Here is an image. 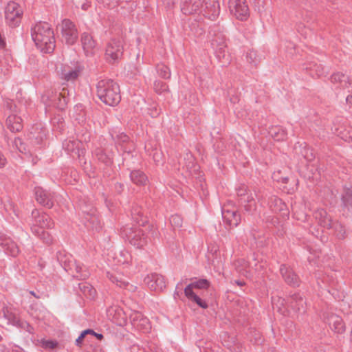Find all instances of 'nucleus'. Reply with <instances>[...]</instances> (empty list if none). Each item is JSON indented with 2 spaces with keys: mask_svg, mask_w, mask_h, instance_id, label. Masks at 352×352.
<instances>
[{
  "mask_svg": "<svg viewBox=\"0 0 352 352\" xmlns=\"http://www.w3.org/2000/svg\"><path fill=\"white\" fill-rule=\"evenodd\" d=\"M31 36L36 47L44 54H51L56 47L54 33L51 25L39 21L31 28Z\"/></svg>",
  "mask_w": 352,
  "mask_h": 352,
  "instance_id": "nucleus-1",
  "label": "nucleus"
},
{
  "mask_svg": "<svg viewBox=\"0 0 352 352\" xmlns=\"http://www.w3.org/2000/svg\"><path fill=\"white\" fill-rule=\"evenodd\" d=\"M96 92L99 99L105 104L117 105L121 100L120 87L111 79H102L96 85Z\"/></svg>",
  "mask_w": 352,
  "mask_h": 352,
  "instance_id": "nucleus-2",
  "label": "nucleus"
},
{
  "mask_svg": "<svg viewBox=\"0 0 352 352\" xmlns=\"http://www.w3.org/2000/svg\"><path fill=\"white\" fill-rule=\"evenodd\" d=\"M58 261L64 270L73 277L79 280H85L90 276L89 272L71 255L59 252Z\"/></svg>",
  "mask_w": 352,
  "mask_h": 352,
  "instance_id": "nucleus-3",
  "label": "nucleus"
},
{
  "mask_svg": "<svg viewBox=\"0 0 352 352\" xmlns=\"http://www.w3.org/2000/svg\"><path fill=\"white\" fill-rule=\"evenodd\" d=\"M122 232L129 240L131 245L136 248L141 249L146 245L148 240L144 231L139 226L134 227L126 226Z\"/></svg>",
  "mask_w": 352,
  "mask_h": 352,
  "instance_id": "nucleus-4",
  "label": "nucleus"
},
{
  "mask_svg": "<svg viewBox=\"0 0 352 352\" xmlns=\"http://www.w3.org/2000/svg\"><path fill=\"white\" fill-rule=\"evenodd\" d=\"M32 217L33 221L31 230L33 234H39L45 228L51 229L54 228V222L47 214L34 209L32 212Z\"/></svg>",
  "mask_w": 352,
  "mask_h": 352,
  "instance_id": "nucleus-5",
  "label": "nucleus"
},
{
  "mask_svg": "<svg viewBox=\"0 0 352 352\" xmlns=\"http://www.w3.org/2000/svg\"><path fill=\"white\" fill-rule=\"evenodd\" d=\"M123 52L122 40L121 38H112L107 44L104 58L108 63L113 64L122 58Z\"/></svg>",
  "mask_w": 352,
  "mask_h": 352,
  "instance_id": "nucleus-6",
  "label": "nucleus"
},
{
  "mask_svg": "<svg viewBox=\"0 0 352 352\" xmlns=\"http://www.w3.org/2000/svg\"><path fill=\"white\" fill-rule=\"evenodd\" d=\"M23 10L16 2H9L5 10V18L8 25L12 28L18 26L22 19Z\"/></svg>",
  "mask_w": 352,
  "mask_h": 352,
  "instance_id": "nucleus-7",
  "label": "nucleus"
},
{
  "mask_svg": "<svg viewBox=\"0 0 352 352\" xmlns=\"http://www.w3.org/2000/svg\"><path fill=\"white\" fill-rule=\"evenodd\" d=\"M59 27L62 41L69 45H74L78 38V30L75 24L71 20L65 19Z\"/></svg>",
  "mask_w": 352,
  "mask_h": 352,
  "instance_id": "nucleus-8",
  "label": "nucleus"
},
{
  "mask_svg": "<svg viewBox=\"0 0 352 352\" xmlns=\"http://www.w3.org/2000/svg\"><path fill=\"white\" fill-rule=\"evenodd\" d=\"M229 9L240 21H245L249 16V8L245 0H229Z\"/></svg>",
  "mask_w": 352,
  "mask_h": 352,
  "instance_id": "nucleus-9",
  "label": "nucleus"
},
{
  "mask_svg": "<svg viewBox=\"0 0 352 352\" xmlns=\"http://www.w3.org/2000/svg\"><path fill=\"white\" fill-rule=\"evenodd\" d=\"M203 14L212 21L217 19L220 13V5L217 0L201 1V10Z\"/></svg>",
  "mask_w": 352,
  "mask_h": 352,
  "instance_id": "nucleus-10",
  "label": "nucleus"
},
{
  "mask_svg": "<svg viewBox=\"0 0 352 352\" xmlns=\"http://www.w3.org/2000/svg\"><path fill=\"white\" fill-rule=\"evenodd\" d=\"M34 194L36 200L39 204L48 208L53 207L54 203V197L53 193L41 187L37 186L34 188Z\"/></svg>",
  "mask_w": 352,
  "mask_h": 352,
  "instance_id": "nucleus-11",
  "label": "nucleus"
},
{
  "mask_svg": "<svg viewBox=\"0 0 352 352\" xmlns=\"http://www.w3.org/2000/svg\"><path fill=\"white\" fill-rule=\"evenodd\" d=\"M223 222L230 228L237 226L241 221V216L234 208L230 209L228 206H224L221 209Z\"/></svg>",
  "mask_w": 352,
  "mask_h": 352,
  "instance_id": "nucleus-12",
  "label": "nucleus"
},
{
  "mask_svg": "<svg viewBox=\"0 0 352 352\" xmlns=\"http://www.w3.org/2000/svg\"><path fill=\"white\" fill-rule=\"evenodd\" d=\"M294 153L295 157L299 160L304 159L307 162H311L315 158L312 150L305 142L296 143L294 146Z\"/></svg>",
  "mask_w": 352,
  "mask_h": 352,
  "instance_id": "nucleus-13",
  "label": "nucleus"
},
{
  "mask_svg": "<svg viewBox=\"0 0 352 352\" xmlns=\"http://www.w3.org/2000/svg\"><path fill=\"white\" fill-rule=\"evenodd\" d=\"M280 272L287 284L292 287L299 286L300 278L289 266L282 264L280 267Z\"/></svg>",
  "mask_w": 352,
  "mask_h": 352,
  "instance_id": "nucleus-14",
  "label": "nucleus"
},
{
  "mask_svg": "<svg viewBox=\"0 0 352 352\" xmlns=\"http://www.w3.org/2000/svg\"><path fill=\"white\" fill-rule=\"evenodd\" d=\"M81 71L82 68L78 65L74 67L65 65L61 69L60 78L67 82H74L78 78Z\"/></svg>",
  "mask_w": 352,
  "mask_h": 352,
  "instance_id": "nucleus-15",
  "label": "nucleus"
},
{
  "mask_svg": "<svg viewBox=\"0 0 352 352\" xmlns=\"http://www.w3.org/2000/svg\"><path fill=\"white\" fill-rule=\"evenodd\" d=\"M148 287L155 291H162L166 287L164 277L158 274L148 275L145 279Z\"/></svg>",
  "mask_w": 352,
  "mask_h": 352,
  "instance_id": "nucleus-16",
  "label": "nucleus"
},
{
  "mask_svg": "<svg viewBox=\"0 0 352 352\" xmlns=\"http://www.w3.org/2000/svg\"><path fill=\"white\" fill-rule=\"evenodd\" d=\"M201 0H182L181 10L186 14H193L201 10Z\"/></svg>",
  "mask_w": 352,
  "mask_h": 352,
  "instance_id": "nucleus-17",
  "label": "nucleus"
},
{
  "mask_svg": "<svg viewBox=\"0 0 352 352\" xmlns=\"http://www.w3.org/2000/svg\"><path fill=\"white\" fill-rule=\"evenodd\" d=\"M289 307L295 311L304 313L305 311V301L299 293L291 294L288 298Z\"/></svg>",
  "mask_w": 352,
  "mask_h": 352,
  "instance_id": "nucleus-18",
  "label": "nucleus"
},
{
  "mask_svg": "<svg viewBox=\"0 0 352 352\" xmlns=\"http://www.w3.org/2000/svg\"><path fill=\"white\" fill-rule=\"evenodd\" d=\"M327 323L331 330L335 333L341 334L346 330L342 318L336 314H330L327 318Z\"/></svg>",
  "mask_w": 352,
  "mask_h": 352,
  "instance_id": "nucleus-19",
  "label": "nucleus"
},
{
  "mask_svg": "<svg viewBox=\"0 0 352 352\" xmlns=\"http://www.w3.org/2000/svg\"><path fill=\"white\" fill-rule=\"evenodd\" d=\"M6 124L7 128L12 133L20 132L23 128V120L16 114L8 115Z\"/></svg>",
  "mask_w": 352,
  "mask_h": 352,
  "instance_id": "nucleus-20",
  "label": "nucleus"
},
{
  "mask_svg": "<svg viewBox=\"0 0 352 352\" xmlns=\"http://www.w3.org/2000/svg\"><path fill=\"white\" fill-rule=\"evenodd\" d=\"M314 215L320 226L326 228L327 229H331L333 228L332 219L328 215L324 209L320 208L316 210Z\"/></svg>",
  "mask_w": 352,
  "mask_h": 352,
  "instance_id": "nucleus-21",
  "label": "nucleus"
},
{
  "mask_svg": "<svg viewBox=\"0 0 352 352\" xmlns=\"http://www.w3.org/2000/svg\"><path fill=\"white\" fill-rule=\"evenodd\" d=\"M341 206L352 211V188L344 186L341 195Z\"/></svg>",
  "mask_w": 352,
  "mask_h": 352,
  "instance_id": "nucleus-22",
  "label": "nucleus"
},
{
  "mask_svg": "<svg viewBox=\"0 0 352 352\" xmlns=\"http://www.w3.org/2000/svg\"><path fill=\"white\" fill-rule=\"evenodd\" d=\"M3 317L8 320V324L13 326L21 327L23 322L20 320L18 316L12 311V310L8 307H4L2 309Z\"/></svg>",
  "mask_w": 352,
  "mask_h": 352,
  "instance_id": "nucleus-23",
  "label": "nucleus"
},
{
  "mask_svg": "<svg viewBox=\"0 0 352 352\" xmlns=\"http://www.w3.org/2000/svg\"><path fill=\"white\" fill-rule=\"evenodd\" d=\"M131 181L138 186H144L148 182V177L145 173L140 170H133L130 173Z\"/></svg>",
  "mask_w": 352,
  "mask_h": 352,
  "instance_id": "nucleus-24",
  "label": "nucleus"
},
{
  "mask_svg": "<svg viewBox=\"0 0 352 352\" xmlns=\"http://www.w3.org/2000/svg\"><path fill=\"white\" fill-rule=\"evenodd\" d=\"M107 277L109 280L116 286L122 288L125 283L127 278L122 273L118 271L107 272Z\"/></svg>",
  "mask_w": 352,
  "mask_h": 352,
  "instance_id": "nucleus-25",
  "label": "nucleus"
},
{
  "mask_svg": "<svg viewBox=\"0 0 352 352\" xmlns=\"http://www.w3.org/2000/svg\"><path fill=\"white\" fill-rule=\"evenodd\" d=\"M184 294L188 300L195 302L199 307L203 309L208 307V303L198 296L193 290H190V287L184 288Z\"/></svg>",
  "mask_w": 352,
  "mask_h": 352,
  "instance_id": "nucleus-26",
  "label": "nucleus"
},
{
  "mask_svg": "<svg viewBox=\"0 0 352 352\" xmlns=\"http://www.w3.org/2000/svg\"><path fill=\"white\" fill-rule=\"evenodd\" d=\"M131 217L139 226H144L147 222L146 217H144L142 208L138 206H134L131 209Z\"/></svg>",
  "mask_w": 352,
  "mask_h": 352,
  "instance_id": "nucleus-27",
  "label": "nucleus"
},
{
  "mask_svg": "<svg viewBox=\"0 0 352 352\" xmlns=\"http://www.w3.org/2000/svg\"><path fill=\"white\" fill-rule=\"evenodd\" d=\"M81 43L82 48L86 53H89L95 47L96 43L91 35L89 33L84 32L81 35Z\"/></svg>",
  "mask_w": 352,
  "mask_h": 352,
  "instance_id": "nucleus-28",
  "label": "nucleus"
},
{
  "mask_svg": "<svg viewBox=\"0 0 352 352\" xmlns=\"http://www.w3.org/2000/svg\"><path fill=\"white\" fill-rule=\"evenodd\" d=\"M245 60L252 67H256L261 58L257 52L254 50H248L245 53Z\"/></svg>",
  "mask_w": 352,
  "mask_h": 352,
  "instance_id": "nucleus-29",
  "label": "nucleus"
},
{
  "mask_svg": "<svg viewBox=\"0 0 352 352\" xmlns=\"http://www.w3.org/2000/svg\"><path fill=\"white\" fill-rule=\"evenodd\" d=\"M268 206L274 212L284 210L286 207L282 200L276 196H271L269 198Z\"/></svg>",
  "mask_w": 352,
  "mask_h": 352,
  "instance_id": "nucleus-30",
  "label": "nucleus"
},
{
  "mask_svg": "<svg viewBox=\"0 0 352 352\" xmlns=\"http://www.w3.org/2000/svg\"><path fill=\"white\" fill-rule=\"evenodd\" d=\"M269 134L276 141H283L286 139L287 132L280 126H272L269 129Z\"/></svg>",
  "mask_w": 352,
  "mask_h": 352,
  "instance_id": "nucleus-31",
  "label": "nucleus"
},
{
  "mask_svg": "<svg viewBox=\"0 0 352 352\" xmlns=\"http://www.w3.org/2000/svg\"><path fill=\"white\" fill-rule=\"evenodd\" d=\"M214 54L222 66H226L230 64L231 61V56L227 51V48L214 50Z\"/></svg>",
  "mask_w": 352,
  "mask_h": 352,
  "instance_id": "nucleus-32",
  "label": "nucleus"
},
{
  "mask_svg": "<svg viewBox=\"0 0 352 352\" xmlns=\"http://www.w3.org/2000/svg\"><path fill=\"white\" fill-rule=\"evenodd\" d=\"M95 155L98 161L103 163L105 166H109L113 164V157L102 148H97L95 151Z\"/></svg>",
  "mask_w": 352,
  "mask_h": 352,
  "instance_id": "nucleus-33",
  "label": "nucleus"
},
{
  "mask_svg": "<svg viewBox=\"0 0 352 352\" xmlns=\"http://www.w3.org/2000/svg\"><path fill=\"white\" fill-rule=\"evenodd\" d=\"M211 45L214 50L227 48L225 35L221 33L216 34L211 41Z\"/></svg>",
  "mask_w": 352,
  "mask_h": 352,
  "instance_id": "nucleus-34",
  "label": "nucleus"
},
{
  "mask_svg": "<svg viewBox=\"0 0 352 352\" xmlns=\"http://www.w3.org/2000/svg\"><path fill=\"white\" fill-rule=\"evenodd\" d=\"M122 313V310L116 306H111L107 309V315L109 319L116 323L119 322V318Z\"/></svg>",
  "mask_w": 352,
  "mask_h": 352,
  "instance_id": "nucleus-35",
  "label": "nucleus"
},
{
  "mask_svg": "<svg viewBox=\"0 0 352 352\" xmlns=\"http://www.w3.org/2000/svg\"><path fill=\"white\" fill-rule=\"evenodd\" d=\"M1 245L4 247L7 254H10L12 256H16L18 255L19 249L14 242L6 240Z\"/></svg>",
  "mask_w": 352,
  "mask_h": 352,
  "instance_id": "nucleus-36",
  "label": "nucleus"
},
{
  "mask_svg": "<svg viewBox=\"0 0 352 352\" xmlns=\"http://www.w3.org/2000/svg\"><path fill=\"white\" fill-rule=\"evenodd\" d=\"M241 204H243L245 210L249 213L252 214L256 210V201L252 196H246V198L241 201Z\"/></svg>",
  "mask_w": 352,
  "mask_h": 352,
  "instance_id": "nucleus-37",
  "label": "nucleus"
},
{
  "mask_svg": "<svg viewBox=\"0 0 352 352\" xmlns=\"http://www.w3.org/2000/svg\"><path fill=\"white\" fill-rule=\"evenodd\" d=\"M210 282L207 279L201 278L188 284L185 288H189L192 290L197 289H208L210 287Z\"/></svg>",
  "mask_w": 352,
  "mask_h": 352,
  "instance_id": "nucleus-38",
  "label": "nucleus"
},
{
  "mask_svg": "<svg viewBox=\"0 0 352 352\" xmlns=\"http://www.w3.org/2000/svg\"><path fill=\"white\" fill-rule=\"evenodd\" d=\"M79 288L83 294L87 297L94 298L96 295V289L87 283H80Z\"/></svg>",
  "mask_w": 352,
  "mask_h": 352,
  "instance_id": "nucleus-39",
  "label": "nucleus"
},
{
  "mask_svg": "<svg viewBox=\"0 0 352 352\" xmlns=\"http://www.w3.org/2000/svg\"><path fill=\"white\" fill-rule=\"evenodd\" d=\"M3 107L6 114H16L19 112L18 107L12 100H4Z\"/></svg>",
  "mask_w": 352,
  "mask_h": 352,
  "instance_id": "nucleus-40",
  "label": "nucleus"
},
{
  "mask_svg": "<svg viewBox=\"0 0 352 352\" xmlns=\"http://www.w3.org/2000/svg\"><path fill=\"white\" fill-rule=\"evenodd\" d=\"M332 226L333 228L331 229L334 230V233L336 237L339 239H344L346 231L344 226L338 221L332 222Z\"/></svg>",
  "mask_w": 352,
  "mask_h": 352,
  "instance_id": "nucleus-41",
  "label": "nucleus"
},
{
  "mask_svg": "<svg viewBox=\"0 0 352 352\" xmlns=\"http://www.w3.org/2000/svg\"><path fill=\"white\" fill-rule=\"evenodd\" d=\"M157 72L159 76L164 79L170 78V70L169 67L164 63H159L156 66Z\"/></svg>",
  "mask_w": 352,
  "mask_h": 352,
  "instance_id": "nucleus-42",
  "label": "nucleus"
},
{
  "mask_svg": "<svg viewBox=\"0 0 352 352\" xmlns=\"http://www.w3.org/2000/svg\"><path fill=\"white\" fill-rule=\"evenodd\" d=\"M118 263L120 264H128L132 261L131 255L125 250L120 251L118 255L116 256Z\"/></svg>",
  "mask_w": 352,
  "mask_h": 352,
  "instance_id": "nucleus-43",
  "label": "nucleus"
},
{
  "mask_svg": "<svg viewBox=\"0 0 352 352\" xmlns=\"http://www.w3.org/2000/svg\"><path fill=\"white\" fill-rule=\"evenodd\" d=\"M28 141L30 145H31L33 147H35L42 144L43 141V137L41 133H39L36 136H35L34 134L30 133L28 135Z\"/></svg>",
  "mask_w": 352,
  "mask_h": 352,
  "instance_id": "nucleus-44",
  "label": "nucleus"
},
{
  "mask_svg": "<svg viewBox=\"0 0 352 352\" xmlns=\"http://www.w3.org/2000/svg\"><path fill=\"white\" fill-rule=\"evenodd\" d=\"M168 85L166 83L161 80H155L153 85V89L157 94H161L168 91Z\"/></svg>",
  "mask_w": 352,
  "mask_h": 352,
  "instance_id": "nucleus-45",
  "label": "nucleus"
},
{
  "mask_svg": "<svg viewBox=\"0 0 352 352\" xmlns=\"http://www.w3.org/2000/svg\"><path fill=\"white\" fill-rule=\"evenodd\" d=\"M170 223L174 228H180L182 226L183 219L177 214H173L170 217Z\"/></svg>",
  "mask_w": 352,
  "mask_h": 352,
  "instance_id": "nucleus-46",
  "label": "nucleus"
},
{
  "mask_svg": "<svg viewBox=\"0 0 352 352\" xmlns=\"http://www.w3.org/2000/svg\"><path fill=\"white\" fill-rule=\"evenodd\" d=\"M79 143L77 141L65 140L63 142V148L68 153L74 152L78 147Z\"/></svg>",
  "mask_w": 352,
  "mask_h": 352,
  "instance_id": "nucleus-47",
  "label": "nucleus"
},
{
  "mask_svg": "<svg viewBox=\"0 0 352 352\" xmlns=\"http://www.w3.org/2000/svg\"><path fill=\"white\" fill-rule=\"evenodd\" d=\"M34 234L40 238L46 244H51L52 243L53 239L52 236L48 232L45 231V230H43L42 232H40L39 234Z\"/></svg>",
  "mask_w": 352,
  "mask_h": 352,
  "instance_id": "nucleus-48",
  "label": "nucleus"
},
{
  "mask_svg": "<svg viewBox=\"0 0 352 352\" xmlns=\"http://www.w3.org/2000/svg\"><path fill=\"white\" fill-rule=\"evenodd\" d=\"M58 345V342L56 340H41V346L45 349H54Z\"/></svg>",
  "mask_w": 352,
  "mask_h": 352,
  "instance_id": "nucleus-49",
  "label": "nucleus"
},
{
  "mask_svg": "<svg viewBox=\"0 0 352 352\" xmlns=\"http://www.w3.org/2000/svg\"><path fill=\"white\" fill-rule=\"evenodd\" d=\"M135 327L141 330L147 331L150 328L148 320L143 316Z\"/></svg>",
  "mask_w": 352,
  "mask_h": 352,
  "instance_id": "nucleus-50",
  "label": "nucleus"
},
{
  "mask_svg": "<svg viewBox=\"0 0 352 352\" xmlns=\"http://www.w3.org/2000/svg\"><path fill=\"white\" fill-rule=\"evenodd\" d=\"M14 145L21 153H25L27 152V148L21 138H16L14 141Z\"/></svg>",
  "mask_w": 352,
  "mask_h": 352,
  "instance_id": "nucleus-51",
  "label": "nucleus"
},
{
  "mask_svg": "<svg viewBox=\"0 0 352 352\" xmlns=\"http://www.w3.org/2000/svg\"><path fill=\"white\" fill-rule=\"evenodd\" d=\"M344 77V75L342 73H335L331 76V82L333 84L340 83Z\"/></svg>",
  "mask_w": 352,
  "mask_h": 352,
  "instance_id": "nucleus-52",
  "label": "nucleus"
},
{
  "mask_svg": "<svg viewBox=\"0 0 352 352\" xmlns=\"http://www.w3.org/2000/svg\"><path fill=\"white\" fill-rule=\"evenodd\" d=\"M236 193L239 197H241V201L246 198L247 187L245 185H241L236 188Z\"/></svg>",
  "mask_w": 352,
  "mask_h": 352,
  "instance_id": "nucleus-53",
  "label": "nucleus"
},
{
  "mask_svg": "<svg viewBox=\"0 0 352 352\" xmlns=\"http://www.w3.org/2000/svg\"><path fill=\"white\" fill-rule=\"evenodd\" d=\"M122 288L129 292H135L138 289V287L136 285L130 283L127 280L125 281V283Z\"/></svg>",
  "mask_w": 352,
  "mask_h": 352,
  "instance_id": "nucleus-54",
  "label": "nucleus"
},
{
  "mask_svg": "<svg viewBox=\"0 0 352 352\" xmlns=\"http://www.w3.org/2000/svg\"><path fill=\"white\" fill-rule=\"evenodd\" d=\"M142 317H143V316L142 315V314H140L139 312H135V313L131 314L130 316L131 320L134 326H135L138 324V322H140V319L142 318Z\"/></svg>",
  "mask_w": 352,
  "mask_h": 352,
  "instance_id": "nucleus-55",
  "label": "nucleus"
},
{
  "mask_svg": "<svg viewBox=\"0 0 352 352\" xmlns=\"http://www.w3.org/2000/svg\"><path fill=\"white\" fill-rule=\"evenodd\" d=\"M160 111L157 107L155 106L148 109V114L152 118H156L160 115Z\"/></svg>",
  "mask_w": 352,
  "mask_h": 352,
  "instance_id": "nucleus-56",
  "label": "nucleus"
},
{
  "mask_svg": "<svg viewBox=\"0 0 352 352\" xmlns=\"http://www.w3.org/2000/svg\"><path fill=\"white\" fill-rule=\"evenodd\" d=\"M182 281L179 282L175 288V292L174 293L175 298H179L180 294H182L181 291L182 290Z\"/></svg>",
  "mask_w": 352,
  "mask_h": 352,
  "instance_id": "nucleus-57",
  "label": "nucleus"
},
{
  "mask_svg": "<svg viewBox=\"0 0 352 352\" xmlns=\"http://www.w3.org/2000/svg\"><path fill=\"white\" fill-rule=\"evenodd\" d=\"M98 3L102 4L104 6L110 7L114 4V0H96ZM117 0H115V3H117Z\"/></svg>",
  "mask_w": 352,
  "mask_h": 352,
  "instance_id": "nucleus-58",
  "label": "nucleus"
},
{
  "mask_svg": "<svg viewBox=\"0 0 352 352\" xmlns=\"http://www.w3.org/2000/svg\"><path fill=\"white\" fill-rule=\"evenodd\" d=\"M124 186L122 183L116 182L114 184V189L118 194H120L124 190Z\"/></svg>",
  "mask_w": 352,
  "mask_h": 352,
  "instance_id": "nucleus-59",
  "label": "nucleus"
},
{
  "mask_svg": "<svg viewBox=\"0 0 352 352\" xmlns=\"http://www.w3.org/2000/svg\"><path fill=\"white\" fill-rule=\"evenodd\" d=\"M7 164V160L3 153L0 151V168H3Z\"/></svg>",
  "mask_w": 352,
  "mask_h": 352,
  "instance_id": "nucleus-60",
  "label": "nucleus"
},
{
  "mask_svg": "<svg viewBox=\"0 0 352 352\" xmlns=\"http://www.w3.org/2000/svg\"><path fill=\"white\" fill-rule=\"evenodd\" d=\"M85 338V334L81 332L80 335L78 336V338L76 340V344L78 346H81L82 340Z\"/></svg>",
  "mask_w": 352,
  "mask_h": 352,
  "instance_id": "nucleus-61",
  "label": "nucleus"
},
{
  "mask_svg": "<svg viewBox=\"0 0 352 352\" xmlns=\"http://www.w3.org/2000/svg\"><path fill=\"white\" fill-rule=\"evenodd\" d=\"M163 3L167 7H172L176 2L177 0H162Z\"/></svg>",
  "mask_w": 352,
  "mask_h": 352,
  "instance_id": "nucleus-62",
  "label": "nucleus"
},
{
  "mask_svg": "<svg viewBox=\"0 0 352 352\" xmlns=\"http://www.w3.org/2000/svg\"><path fill=\"white\" fill-rule=\"evenodd\" d=\"M91 6V3L89 0H86V1L81 4V8L83 10H87L88 8Z\"/></svg>",
  "mask_w": 352,
  "mask_h": 352,
  "instance_id": "nucleus-63",
  "label": "nucleus"
},
{
  "mask_svg": "<svg viewBox=\"0 0 352 352\" xmlns=\"http://www.w3.org/2000/svg\"><path fill=\"white\" fill-rule=\"evenodd\" d=\"M317 68L316 69V74L318 76H320L321 75L323 74V67H322L321 65H315Z\"/></svg>",
  "mask_w": 352,
  "mask_h": 352,
  "instance_id": "nucleus-64",
  "label": "nucleus"
}]
</instances>
